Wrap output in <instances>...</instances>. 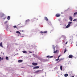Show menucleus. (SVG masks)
I'll return each instance as SVG.
<instances>
[{
  "instance_id": "6e6552de",
  "label": "nucleus",
  "mask_w": 77,
  "mask_h": 77,
  "mask_svg": "<svg viewBox=\"0 0 77 77\" xmlns=\"http://www.w3.org/2000/svg\"><path fill=\"white\" fill-rule=\"evenodd\" d=\"M23 62V60H18V62H19V63H20L21 62Z\"/></svg>"
},
{
  "instance_id": "e433bc0d",
  "label": "nucleus",
  "mask_w": 77,
  "mask_h": 77,
  "mask_svg": "<svg viewBox=\"0 0 77 77\" xmlns=\"http://www.w3.org/2000/svg\"><path fill=\"white\" fill-rule=\"evenodd\" d=\"M2 15H4V14H2Z\"/></svg>"
},
{
  "instance_id": "412c9836",
  "label": "nucleus",
  "mask_w": 77,
  "mask_h": 77,
  "mask_svg": "<svg viewBox=\"0 0 77 77\" xmlns=\"http://www.w3.org/2000/svg\"><path fill=\"white\" fill-rule=\"evenodd\" d=\"M57 52V50H56L55 51H54V53H56Z\"/></svg>"
},
{
  "instance_id": "a211bd4d",
  "label": "nucleus",
  "mask_w": 77,
  "mask_h": 77,
  "mask_svg": "<svg viewBox=\"0 0 77 77\" xmlns=\"http://www.w3.org/2000/svg\"><path fill=\"white\" fill-rule=\"evenodd\" d=\"M41 70H37L35 71V72L36 73H38V72H39Z\"/></svg>"
},
{
  "instance_id": "5701e85b",
  "label": "nucleus",
  "mask_w": 77,
  "mask_h": 77,
  "mask_svg": "<svg viewBox=\"0 0 77 77\" xmlns=\"http://www.w3.org/2000/svg\"><path fill=\"white\" fill-rule=\"evenodd\" d=\"M53 49L54 50V51H55V47H54V45H53Z\"/></svg>"
},
{
  "instance_id": "39448f33",
  "label": "nucleus",
  "mask_w": 77,
  "mask_h": 77,
  "mask_svg": "<svg viewBox=\"0 0 77 77\" xmlns=\"http://www.w3.org/2000/svg\"><path fill=\"white\" fill-rule=\"evenodd\" d=\"M0 47H2V48H3V43H2V42L0 43Z\"/></svg>"
},
{
  "instance_id": "b1692460",
  "label": "nucleus",
  "mask_w": 77,
  "mask_h": 77,
  "mask_svg": "<svg viewBox=\"0 0 77 77\" xmlns=\"http://www.w3.org/2000/svg\"><path fill=\"white\" fill-rule=\"evenodd\" d=\"M59 58H57V59H56V60H55L56 61H58V60H59Z\"/></svg>"
},
{
  "instance_id": "c756f323",
  "label": "nucleus",
  "mask_w": 77,
  "mask_h": 77,
  "mask_svg": "<svg viewBox=\"0 0 77 77\" xmlns=\"http://www.w3.org/2000/svg\"><path fill=\"white\" fill-rule=\"evenodd\" d=\"M52 57H53V56H51L50 57V58H52Z\"/></svg>"
},
{
  "instance_id": "aec40b11",
  "label": "nucleus",
  "mask_w": 77,
  "mask_h": 77,
  "mask_svg": "<svg viewBox=\"0 0 77 77\" xmlns=\"http://www.w3.org/2000/svg\"><path fill=\"white\" fill-rule=\"evenodd\" d=\"M72 23V22H69L68 23V24H69V25H71V24Z\"/></svg>"
},
{
  "instance_id": "7ed1b4c3",
  "label": "nucleus",
  "mask_w": 77,
  "mask_h": 77,
  "mask_svg": "<svg viewBox=\"0 0 77 77\" xmlns=\"http://www.w3.org/2000/svg\"><path fill=\"white\" fill-rule=\"evenodd\" d=\"M72 57H73V56H72V55H70L69 56V57L70 59H71V58H72Z\"/></svg>"
},
{
  "instance_id": "7c9ffc66",
  "label": "nucleus",
  "mask_w": 77,
  "mask_h": 77,
  "mask_svg": "<svg viewBox=\"0 0 77 77\" xmlns=\"http://www.w3.org/2000/svg\"><path fill=\"white\" fill-rule=\"evenodd\" d=\"M76 20H77L76 19H74L73 21H76Z\"/></svg>"
},
{
  "instance_id": "393cba45",
  "label": "nucleus",
  "mask_w": 77,
  "mask_h": 77,
  "mask_svg": "<svg viewBox=\"0 0 77 77\" xmlns=\"http://www.w3.org/2000/svg\"><path fill=\"white\" fill-rule=\"evenodd\" d=\"M13 27H14V28H17V29H18V28H17V26H14Z\"/></svg>"
},
{
  "instance_id": "423d86ee",
  "label": "nucleus",
  "mask_w": 77,
  "mask_h": 77,
  "mask_svg": "<svg viewBox=\"0 0 77 77\" xmlns=\"http://www.w3.org/2000/svg\"><path fill=\"white\" fill-rule=\"evenodd\" d=\"M69 19L70 21H72V17L70 16L69 17Z\"/></svg>"
},
{
  "instance_id": "0eeeda50",
  "label": "nucleus",
  "mask_w": 77,
  "mask_h": 77,
  "mask_svg": "<svg viewBox=\"0 0 77 77\" xmlns=\"http://www.w3.org/2000/svg\"><path fill=\"white\" fill-rule=\"evenodd\" d=\"M71 25L68 24L66 27V29H67V28H68L69 27H70V26Z\"/></svg>"
},
{
  "instance_id": "4be33fe9",
  "label": "nucleus",
  "mask_w": 77,
  "mask_h": 77,
  "mask_svg": "<svg viewBox=\"0 0 77 77\" xmlns=\"http://www.w3.org/2000/svg\"><path fill=\"white\" fill-rule=\"evenodd\" d=\"M60 69L61 70H62V66H60Z\"/></svg>"
},
{
  "instance_id": "bb28decb",
  "label": "nucleus",
  "mask_w": 77,
  "mask_h": 77,
  "mask_svg": "<svg viewBox=\"0 0 77 77\" xmlns=\"http://www.w3.org/2000/svg\"><path fill=\"white\" fill-rule=\"evenodd\" d=\"M6 29H9V26H7Z\"/></svg>"
},
{
  "instance_id": "ddd939ff",
  "label": "nucleus",
  "mask_w": 77,
  "mask_h": 77,
  "mask_svg": "<svg viewBox=\"0 0 77 77\" xmlns=\"http://www.w3.org/2000/svg\"><path fill=\"white\" fill-rule=\"evenodd\" d=\"M10 17L9 16H8V17H7V19L8 20H10Z\"/></svg>"
},
{
  "instance_id": "f8f14e48",
  "label": "nucleus",
  "mask_w": 77,
  "mask_h": 77,
  "mask_svg": "<svg viewBox=\"0 0 77 77\" xmlns=\"http://www.w3.org/2000/svg\"><path fill=\"white\" fill-rule=\"evenodd\" d=\"M68 75L67 74H66L64 75L65 77H68Z\"/></svg>"
},
{
  "instance_id": "f3484780",
  "label": "nucleus",
  "mask_w": 77,
  "mask_h": 77,
  "mask_svg": "<svg viewBox=\"0 0 77 77\" xmlns=\"http://www.w3.org/2000/svg\"><path fill=\"white\" fill-rule=\"evenodd\" d=\"M77 14V12H75L74 14V16H75V15H76Z\"/></svg>"
},
{
  "instance_id": "dca6fc26",
  "label": "nucleus",
  "mask_w": 77,
  "mask_h": 77,
  "mask_svg": "<svg viewBox=\"0 0 77 77\" xmlns=\"http://www.w3.org/2000/svg\"><path fill=\"white\" fill-rule=\"evenodd\" d=\"M5 59L6 60H9V59H8V57H6Z\"/></svg>"
},
{
  "instance_id": "c9c22d12",
  "label": "nucleus",
  "mask_w": 77,
  "mask_h": 77,
  "mask_svg": "<svg viewBox=\"0 0 77 77\" xmlns=\"http://www.w3.org/2000/svg\"><path fill=\"white\" fill-rule=\"evenodd\" d=\"M60 60H62V59H60V60H59V62H60Z\"/></svg>"
},
{
  "instance_id": "9b49d317",
  "label": "nucleus",
  "mask_w": 77,
  "mask_h": 77,
  "mask_svg": "<svg viewBox=\"0 0 77 77\" xmlns=\"http://www.w3.org/2000/svg\"><path fill=\"white\" fill-rule=\"evenodd\" d=\"M29 21H30V20L29 19H28L26 20V23H27L29 22Z\"/></svg>"
},
{
  "instance_id": "4468645a",
  "label": "nucleus",
  "mask_w": 77,
  "mask_h": 77,
  "mask_svg": "<svg viewBox=\"0 0 77 77\" xmlns=\"http://www.w3.org/2000/svg\"><path fill=\"white\" fill-rule=\"evenodd\" d=\"M23 53H27V52L26 51H22Z\"/></svg>"
},
{
  "instance_id": "f704fd0d",
  "label": "nucleus",
  "mask_w": 77,
  "mask_h": 77,
  "mask_svg": "<svg viewBox=\"0 0 77 77\" xmlns=\"http://www.w3.org/2000/svg\"><path fill=\"white\" fill-rule=\"evenodd\" d=\"M30 53H32V52L31 51H29V52Z\"/></svg>"
},
{
  "instance_id": "cd10ccee",
  "label": "nucleus",
  "mask_w": 77,
  "mask_h": 77,
  "mask_svg": "<svg viewBox=\"0 0 77 77\" xmlns=\"http://www.w3.org/2000/svg\"><path fill=\"white\" fill-rule=\"evenodd\" d=\"M44 33H47V31H44Z\"/></svg>"
},
{
  "instance_id": "1a4fd4ad",
  "label": "nucleus",
  "mask_w": 77,
  "mask_h": 77,
  "mask_svg": "<svg viewBox=\"0 0 77 77\" xmlns=\"http://www.w3.org/2000/svg\"><path fill=\"white\" fill-rule=\"evenodd\" d=\"M16 33H18L19 35H21V33H20V32L18 31H17L16 32Z\"/></svg>"
},
{
  "instance_id": "72a5a7b5",
  "label": "nucleus",
  "mask_w": 77,
  "mask_h": 77,
  "mask_svg": "<svg viewBox=\"0 0 77 77\" xmlns=\"http://www.w3.org/2000/svg\"><path fill=\"white\" fill-rule=\"evenodd\" d=\"M67 43H68V42H66V43L65 44H67Z\"/></svg>"
},
{
  "instance_id": "c85d7f7f",
  "label": "nucleus",
  "mask_w": 77,
  "mask_h": 77,
  "mask_svg": "<svg viewBox=\"0 0 77 77\" xmlns=\"http://www.w3.org/2000/svg\"><path fill=\"white\" fill-rule=\"evenodd\" d=\"M47 57H49V58H50V56H47Z\"/></svg>"
},
{
  "instance_id": "f03ea898",
  "label": "nucleus",
  "mask_w": 77,
  "mask_h": 77,
  "mask_svg": "<svg viewBox=\"0 0 77 77\" xmlns=\"http://www.w3.org/2000/svg\"><path fill=\"white\" fill-rule=\"evenodd\" d=\"M38 68H39V66H35L33 68V69H38Z\"/></svg>"
},
{
  "instance_id": "a878e982",
  "label": "nucleus",
  "mask_w": 77,
  "mask_h": 77,
  "mask_svg": "<svg viewBox=\"0 0 77 77\" xmlns=\"http://www.w3.org/2000/svg\"><path fill=\"white\" fill-rule=\"evenodd\" d=\"M40 33L42 34V33H44V32L41 31L40 32Z\"/></svg>"
},
{
  "instance_id": "4c0bfd02",
  "label": "nucleus",
  "mask_w": 77,
  "mask_h": 77,
  "mask_svg": "<svg viewBox=\"0 0 77 77\" xmlns=\"http://www.w3.org/2000/svg\"><path fill=\"white\" fill-rule=\"evenodd\" d=\"M6 18V17H5V18H4V19H5Z\"/></svg>"
},
{
  "instance_id": "ea45409f",
  "label": "nucleus",
  "mask_w": 77,
  "mask_h": 77,
  "mask_svg": "<svg viewBox=\"0 0 77 77\" xmlns=\"http://www.w3.org/2000/svg\"><path fill=\"white\" fill-rule=\"evenodd\" d=\"M76 46H77V44L76 45Z\"/></svg>"
},
{
  "instance_id": "2f4dec72",
  "label": "nucleus",
  "mask_w": 77,
  "mask_h": 77,
  "mask_svg": "<svg viewBox=\"0 0 77 77\" xmlns=\"http://www.w3.org/2000/svg\"><path fill=\"white\" fill-rule=\"evenodd\" d=\"M8 23V21H6L5 22V23L6 24V23Z\"/></svg>"
},
{
  "instance_id": "2eb2a0df",
  "label": "nucleus",
  "mask_w": 77,
  "mask_h": 77,
  "mask_svg": "<svg viewBox=\"0 0 77 77\" xmlns=\"http://www.w3.org/2000/svg\"><path fill=\"white\" fill-rule=\"evenodd\" d=\"M66 49L65 48L64 49V53H66Z\"/></svg>"
},
{
  "instance_id": "473e14b6",
  "label": "nucleus",
  "mask_w": 77,
  "mask_h": 77,
  "mask_svg": "<svg viewBox=\"0 0 77 77\" xmlns=\"http://www.w3.org/2000/svg\"><path fill=\"white\" fill-rule=\"evenodd\" d=\"M60 55H59V56H58V59L59 58V57H60Z\"/></svg>"
},
{
  "instance_id": "f257e3e1",
  "label": "nucleus",
  "mask_w": 77,
  "mask_h": 77,
  "mask_svg": "<svg viewBox=\"0 0 77 77\" xmlns=\"http://www.w3.org/2000/svg\"><path fill=\"white\" fill-rule=\"evenodd\" d=\"M32 64L34 66H36V65H38V63H32Z\"/></svg>"
},
{
  "instance_id": "9d476101",
  "label": "nucleus",
  "mask_w": 77,
  "mask_h": 77,
  "mask_svg": "<svg viewBox=\"0 0 77 77\" xmlns=\"http://www.w3.org/2000/svg\"><path fill=\"white\" fill-rule=\"evenodd\" d=\"M45 20H46V21H48V18H47V17H45Z\"/></svg>"
},
{
  "instance_id": "58836bf2",
  "label": "nucleus",
  "mask_w": 77,
  "mask_h": 77,
  "mask_svg": "<svg viewBox=\"0 0 77 77\" xmlns=\"http://www.w3.org/2000/svg\"><path fill=\"white\" fill-rule=\"evenodd\" d=\"M22 32H23V31H22Z\"/></svg>"
},
{
  "instance_id": "6ab92c4d",
  "label": "nucleus",
  "mask_w": 77,
  "mask_h": 77,
  "mask_svg": "<svg viewBox=\"0 0 77 77\" xmlns=\"http://www.w3.org/2000/svg\"><path fill=\"white\" fill-rule=\"evenodd\" d=\"M3 59H4L3 57H2H2H0V60H3Z\"/></svg>"
},
{
  "instance_id": "20e7f679",
  "label": "nucleus",
  "mask_w": 77,
  "mask_h": 77,
  "mask_svg": "<svg viewBox=\"0 0 77 77\" xmlns=\"http://www.w3.org/2000/svg\"><path fill=\"white\" fill-rule=\"evenodd\" d=\"M60 14H57L56 15V17H60Z\"/></svg>"
},
{
  "instance_id": "a19ab883",
  "label": "nucleus",
  "mask_w": 77,
  "mask_h": 77,
  "mask_svg": "<svg viewBox=\"0 0 77 77\" xmlns=\"http://www.w3.org/2000/svg\"><path fill=\"white\" fill-rule=\"evenodd\" d=\"M21 68H23V67H21Z\"/></svg>"
}]
</instances>
